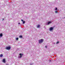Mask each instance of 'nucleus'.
<instances>
[{
	"instance_id": "20",
	"label": "nucleus",
	"mask_w": 65,
	"mask_h": 65,
	"mask_svg": "<svg viewBox=\"0 0 65 65\" xmlns=\"http://www.w3.org/2000/svg\"><path fill=\"white\" fill-rule=\"evenodd\" d=\"M30 65H32V64H30Z\"/></svg>"
},
{
	"instance_id": "12",
	"label": "nucleus",
	"mask_w": 65,
	"mask_h": 65,
	"mask_svg": "<svg viewBox=\"0 0 65 65\" xmlns=\"http://www.w3.org/2000/svg\"><path fill=\"white\" fill-rule=\"evenodd\" d=\"M55 10H57V7H55Z\"/></svg>"
},
{
	"instance_id": "15",
	"label": "nucleus",
	"mask_w": 65,
	"mask_h": 65,
	"mask_svg": "<svg viewBox=\"0 0 65 65\" xmlns=\"http://www.w3.org/2000/svg\"><path fill=\"white\" fill-rule=\"evenodd\" d=\"M59 42H57L56 43V44H58V43H59Z\"/></svg>"
},
{
	"instance_id": "7",
	"label": "nucleus",
	"mask_w": 65,
	"mask_h": 65,
	"mask_svg": "<svg viewBox=\"0 0 65 65\" xmlns=\"http://www.w3.org/2000/svg\"><path fill=\"white\" fill-rule=\"evenodd\" d=\"M3 36V34L2 33L0 34V38H1V37Z\"/></svg>"
},
{
	"instance_id": "1",
	"label": "nucleus",
	"mask_w": 65,
	"mask_h": 65,
	"mask_svg": "<svg viewBox=\"0 0 65 65\" xmlns=\"http://www.w3.org/2000/svg\"><path fill=\"white\" fill-rule=\"evenodd\" d=\"M43 41V39H41L39 40V43H41Z\"/></svg>"
},
{
	"instance_id": "19",
	"label": "nucleus",
	"mask_w": 65,
	"mask_h": 65,
	"mask_svg": "<svg viewBox=\"0 0 65 65\" xmlns=\"http://www.w3.org/2000/svg\"><path fill=\"white\" fill-rule=\"evenodd\" d=\"M3 20H4V19H3Z\"/></svg>"
},
{
	"instance_id": "17",
	"label": "nucleus",
	"mask_w": 65,
	"mask_h": 65,
	"mask_svg": "<svg viewBox=\"0 0 65 65\" xmlns=\"http://www.w3.org/2000/svg\"><path fill=\"white\" fill-rule=\"evenodd\" d=\"M18 24L19 25H20V23H18Z\"/></svg>"
},
{
	"instance_id": "2",
	"label": "nucleus",
	"mask_w": 65,
	"mask_h": 65,
	"mask_svg": "<svg viewBox=\"0 0 65 65\" xmlns=\"http://www.w3.org/2000/svg\"><path fill=\"white\" fill-rule=\"evenodd\" d=\"M11 48L9 46V47H7L6 48V50H9Z\"/></svg>"
},
{
	"instance_id": "8",
	"label": "nucleus",
	"mask_w": 65,
	"mask_h": 65,
	"mask_svg": "<svg viewBox=\"0 0 65 65\" xmlns=\"http://www.w3.org/2000/svg\"><path fill=\"white\" fill-rule=\"evenodd\" d=\"M37 28H39L40 27V25L38 24V25L37 26Z\"/></svg>"
},
{
	"instance_id": "16",
	"label": "nucleus",
	"mask_w": 65,
	"mask_h": 65,
	"mask_svg": "<svg viewBox=\"0 0 65 65\" xmlns=\"http://www.w3.org/2000/svg\"><path fill=\"white\" fill-rule=\"evenodd\" d=\"M45 48H47V46H45Z\"/></svg>"
},
{
	"instance_id": "4",
	"label": "nucleus",
	"mask_w": 65,
	"mask_h": 65,
	"mask_svg": "<svg viewBox=\"0 0 65 65\" xmlns=\"http://www.w3.org/2000/svg\"><path fill=\"white\" fill-rule=\"evenodd\" d=\"M53 30V27H50V31H52Z\"/></svg>"
},
{
	"instance_id": "11",
	"label": "nucleus",
	"mask_w": 65,
	"mask_h": 65,
	"mask_svg": "<svg viewBox=\"0 0 65 65\" xmlns=\"http://www.w3.org/2000/svg\"><path fill=\"white\" fill-rule=\"evenodd\" d=\"M19 38H22V36H19Z\"/></svg>"
},
{
	"instance_id": "13",
	"label": "nucleus",
	"mask_w": 65,
	"mask_h": 65,
	"mask_svg": "<svg viewBox=\"0 0 65 65\" xmlns=\"http://www.w3.org/2000/svg\"><path fill=\"white\" fill-rule=\"evenodd\" d=\"M55 13H59V12L58 11H55Z\"/></svg>"
},
{
	"instance_id": "6",
	"label": "nucleus",
	"mask_w": 65,
	"mask_h": 65,
	"mask_svg": "<svg viewBox=\"0 0 65 65\" xmlns=\"http://www.w3.org/2000/svg\"><path fill=\"white\" fill-rule=\"evenodd\" d=\"M3 62L4 63H5L6 62V61H5V59H3Z\"/></svg>"
},
{
	"instance_id": "18",
	"label": "nucleus",
	"mask_w": 65,
	"mask_h": 65,
	"mask_svg": "<svg viewBox=\"0 0 65 65\" xmlns=\"http://www.w3.org/2000/svg\"><path fill=\"white\" fill-rule=\"evenodd\" d=\"M50 62H51V60H49Z\"/></svg>"
},
{
	"instance_id": "14",
	"label": "nucleus",
	"mask_w": 65,
	"mask_h": 65,
	"mask_svg": "<svg viewBox=\"0 0 65 65\" xmlns=\"http://www.w3.org/2000/svg\"><path fill=\"white\" fill-rule=\"evenodd\" d=\"M16 40H18V39H19V38H16Z\"/></svg>"
},
{
	"instance_id": "3",
	"label": "nucleus",
	"mask_w": 65,
	"mask_h": 65,
	"mask_svg": "<svg viewBox=\"0 0 65 65\" xmlns=\"http://www.w3.org/2000/svg\"><path fill=\"white\" fill-rule=\"evenodd\" d=\"M51 23H52V22L48 21L47 22V24H46V25H49Z\"/></svg>"
},
{
	"instance_id": "10",
	"label": "nucleus",
	"mask_w": 65,
	"mask_h": 65,
	"mask_svg": "<svg viewBox=\"0 0 65 65\" xmlns=\"http://www.w3.org/2000/svg\"><path fill=\"white\" fill-rule=\"evenodd\" d=\"M3 57V54H2L0 55V57Z\"/></svg>"
},
{
	"instance_id": "9",
	"label": "nucleus",
	"mask_w": 65,
	"mask_h": 65,
	"mask_svg": "<svg viewBox=\"0 0 65 65\" xmlns=\"http://www.w3.org/2000/svg\"><path fill=\"white\" fill-rule=\"evenodd\" d=\"M21 21L23 22V24H25V21H24L22 19L21 20Z\"/></svg>"
},
{
	"instance_id": "5",
	"label": "nucleus",
	"mask_w": 65,
	"mask_h": 65,
	"mask_svg": "<svg viewBox=\"0 0 65 65\" xmlns=\"http://www.w3.org/2000/svg\"><path fill=\"white\" fill-rule=\"evenodd\" d=\"M19 55H20V56L19 57V59H20V58H22V56H23V54H19Z\"/></svg>"
}]
</instances>
